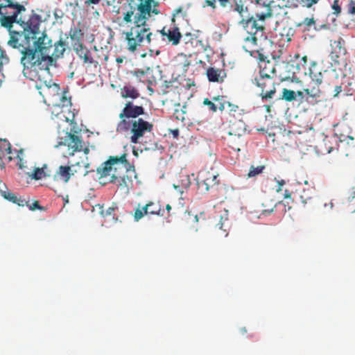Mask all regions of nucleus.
I'll return each instance as SVG.
<instances>
[{"label": "nucleus", "instance_id": "obj_15", "mask_svg": "<svg viewBox=\"0 0 355 355\" xmlns=\"http://www.w3.org/2000/svg\"><path fill=\"white\" fill-rule=\"evenodd\" d=\"M33 44L37 53L42 55H49L53 47L51 40L44 33H42L40 37H36Z\"/></svg>", "mask_w": 355, "mask_h": 355}, {"label": "nucleus", "instance_id": "obj_51", "mask_svg": "<svg viewBox=\"0 0 355 355\" xmlns=\"http://www.w3.org/2000/svg\"><path fill=\"white\" fill-rule=\"evenodd\" d=\"M185 114L186 112L184 111L183 109H176L174 112L173 116L177 120L184 121L185 119Z\"/></svg>", "mask_w": 355, "mask_h": 355}, {"label": "nucleus", "instance_id": "obj_60", "mask_svg": "<svg viewBox=\"0 0 355 355\" xmlns=\"http://www.w3.org/2000/svg\"><path fill=\"white\" fill-rule=\"evenodd\" d=\"M101 0H85V6L87 8H89L91 6L93 7L94 5H98Z\"/></svg>", "mask_w": 355, "mask_h": 355}, {"label": "nucleus", "instance_id": "obj_12", "mask_svg": "<svg viewBox=\"0 0 355 355\" xmlns=\"http://www.w3.org/2000/svg\"><path fill=\"white\" fill-rule=\"evenodd\" d=\"M257 85L261 88L260 96L262 99L268 100L273 98L276 93L275 83L273 77H259L255 78Z\"/></svg>", "mask_w": 355, "mask_h": 355}, {"label": "nucleus", "instance_id": "obj_31", "mask_svg": "<svg viewBox=\"0 0 355 355\" xmlns=\"http://www.w3.org/2000/svg\"><path fill=\"white\" fill-rule=\"evenodd\" d=\"M227 106L229 107L228 114L230 116L239 119L242 116L243 110L240 109L238 105L228 103Z\"/></svg>", "mask_w": 355, "mask_h": 355}, {"label": "nucleus", "instance_id": "obj_40", "mask_svg": "<svg viewBox=\"0 0 355 355\" xmlns=\"http://www.w3.org/2000/svg\"><path fill=\"white\" fill-rule=\"evenodd\" d=\"M175 83V81L173 80H164L162 83V85L160 86L161 87V90H162V93L164 94H167L169 92L168 89H171L172 87H173V85H174Z\"/></svg>", "mask_w": 355, "mask_h": 355}, {"label": "nucleus", "instance_id": "obj_20", "mask_svg": "<svg viewBox=\"0 0 355 355\" xmlns=\"http://www.w3.org/2000/svg\"><path fill=\"white\" fill-rule=\"evenodd\" d=\"M206 74L209 81L214 83H222L226 77V73L224 69L215 67L208 68Z\"/></svg>", "mask_w": 355, "mask_h": 355}, {"label": "nucleus", "instance_id": "obj_13", "mask_svg": "<svg viewBox=\"0 0 355 355\" xmlns=\"http://www.w3.org/2000/svg\"><path fill=\"white\" fill-rule=\"evenodd\" d=\"M218 175L213 172L202 171L197 177L198 190L201 193H205L212 187L218 184Z\"/></svg>", "mask_w": 355, "mask_h": 355}, {"label": "nucleus", "instance_id": "obj_14", "mask_svg": "<svg viewBox=\"0 0 355 355\" xmlns=\"http://www.w3.org/2000/svg\"><path fill=\"white\" fill-rule=\"evenodd\" d=\"M42 22L41 17L36 14L30 16L26 22L21 20L20 25L22 26L23 31L28 33L32 38L35 40L37 35L40 34V26Z\"/></svg>", "mask_w": 355, "mask_h": 355}, {"label": "nucleus", "instance_id": "obj_7", "mask_svg": "<svg viewBox=\"0 0 355 355\" xmlns=\"http://www.w3.org/2000/svg\"><path fill=\"white\" fill-rule=\"evenodd\" d=\"M217 0H205L206 5L213 9L216 8ZM219 6L223 9L237 12L241 17H244V13L248 10L245 6V0H218Z\"/></svg>", "mask_w": 355, "mask_h": 355}, {"label": "nucleus", "instance_id": "obj_24", "mask_svg": "<svg viewBox=\"0 0 355 355\" xmlns=\"http://www.w3.org/2000/svg\"><path fill=\"white\" fill-rule=\"evenodd\" d=\"M74 119L75 114L71 111L70 107L64 106L63 111L60 113L55 119L58 120V122H70L72 123H73Z\"/></svg>", "mask_w": 355, "mask_h": 355}, {"label": "nucleus", "instance_id": "obj_49", "mask_svg": "<svg viewBox=\"0 0 355 355\" xmlns=\"http://www.w3.org/2000/svg\"><path fill=\"white\" fill-rule=\"evenodd\" d=\"M214 102L215 101H210L209 98H206L203 100V105L207 106L209 110L212 112H216L217 111V105Z\"/></svg>", "mask_w": 355, "mask_h": 355}, {"label": "nucleus", "instance_id": "obj_1", "mask_svg": "<svg viewBox=\"0 0 355 355\" xmlns=\"http://www.w3.org/2000/svg\"><path fill=\"white\" fill-rule=\"evenodd\" d=\"M19 52L21 55V63L26 69H33L34 71L42 70L49 72V67L53 64V59L49 55H42L37 53L36 48L30 45Z\"/></svg>", "mask_w": 355, "mask_h": 355}, {"label": "nucleus", "instance_id": "obj_36", "mask_svg": "<svg viewBox=\"0 0 355 355\" xmlns=\"http://www.w3.org/2000/svg\"><path fill=\"white\" fill-rule=\"evenodd\" d=\"M188 10H189V6H187V8H183V7H180V8H177L176 10H175V11L173 14L172 21L175 22V17H179L180 15H181L183 18L187 17Z\"/></svg>", "mask_w": 355, "mask_h": 355}, {"label": "nucleus", "instance_id": "obj_9", "mask_svg": "<svg viewBox=\"0 0 355 355\" xmlns=\"http://www.w3.org/2000/svg\"><path fill=\"white\" fill-rule=\"evenodd\" d=\"M9 35L10 38L7 44L12 49H17L19 52H21L23 49H26V48H29L35 40L24 31H10Z\"/></svg>", "mask_w": 355, "mask_h": 355}, {"label": "nucleus", "instance_id": "obj_50", "mask_svg": "<svg viewBox=\"0 0 355 355\" xmlns=\"http://www.w3.org/2000/svg\"><path fill=\"white\" fill-rule=\"evenodd\" d=\"M183 40L186 44L193 45L194 41H196L197 40L194 35L189 33L184 35Z\"/></svg>", "mask_w": 355, "mask_h": 355}, {"label": "nucleus", "instance_id": "obj_56", "mask_svg": "<svg viewBox=\"0 0 355 355\" xmlns=\"http://www.w3.org/2000/svg\"><path fill=\"white\" fill-rule=\"evenodd\" d=\"M332 87H334V89L331 95L334 97H336L341 92L342 86L339 85L338 82H336V85H334Z\"/></svg>", "mask_w": 355, "mask_h": 355}, {"label": "nucleus", "instance_id": "obj_10", "mask_svg": "<svg viewBox=\"0 0 355 355\" xmlns=\"http://www.w3.org/2000/svg\"><path fill=\"white\" fill-rule=\"evenodd\" d=\"M241 18L239 24L243 26L248 34V36L245 38V41L250 42L252 44L256 45L257 42L256 35L260 33L262 35L265 30L264 26L259 24L254 17L248 19H244L243 17Z\"/></svg>", "mask_w": 355, "mask_h": 355}, {"label": "nucleus", "instance_id": "obj_42", "mask_svg": "<svg viewBox=\"0 0 355 355\" xmlns=\"http://www.w3.org/2000/svg\"><path fill=\"white\" fill-rule=\"evenodd\" d=\"M150 70V68L149 67H147L146 70H144V69H136V70H134V71H131V73L136 76L137 78H138L139 79L140 81L144 83L145 82V80H143L142 78H144L146 75V73L148 71Z\"/></svg>", "mask_w": 355, "mask_h": 355}, {"label": "nucleus", "instance_id": "obj_16", "mask_svg": "<svg viewBox=\"0 0 355 355\" xmlns=\"http://www.w3.org/2000/svg\"><path fill=\"white\" fill-rule=\"evenodd\" d=\"M156 32L159 33L160 43L164 40V38H162V37H166L168 41L171 42L173 45H178L182 37L177 26H174L173 29L168 30H166V28L164 27L161 31H157Z\"/></svg>", "mask_w": 355, "mask_h": 355}, {"label": "nucleus", "instance_id": "obj_30", "mask_svg": "<svg viewBox=\"0 0 355 355\" xmlns=\"http://www.w3.org/2000/svg\"><path fill=\"white\" fill-rule=\"evenodd\" d=\"M333 52L335 53L337 57L340 55H345L346 53V49L345 47V40L340 37L337 40H334L331 43Z\"/></svg>", "mask_w": 355, "mask_h": 355}, {"label": "nucleus", "instance_id": "obj_62", "mask_svg": "<svg viewBox=\"0 0 355 355\" xmlns=\"http://www.w3.org/2000/svg\"><path fill=\"white\" fill-rule=\"evenodd\" d=\"M15 204L18 205L19 206L24 207V206H29V202L26 200L24 198H18L17 200H16Z\"/></svg>", "mask_w": 355, "mask_h": 355}, {"label": "nucleus", "instance_id": "obj_41", "mask_svg": "<svg viewBox=\"0 0 355 355\" xmlns=\"http://www.w3.org/2000/svg\"><path fill=\"white\" fill-rule=\"evenodd\" d=\"M142 144L145 150H156L158 148V144L155 139H150L149 141H145Z\"/></svg>", "mask_w": 355, "mask_h": 355}, {"label": "nucleus", "instance_id": "obj_48", "mask_svg": "<svg viewBox=\"0 0 355 355\" xmlns=\"http://www.w3.org/2000/svg\"><path fill=\"white\" fill-rule=\"evenodd\" d=\"M1 195L3 198L13 203H15L16 200H17V196H15L13 193L10 192L8 191H4L1 192Z\"/></svg>", "mask_w": 355, "mask_h": 355}, {"label": "nucleus", "instance_id": "obj_11", "mask_svg": "<svg viewBox=\"0 0 355 355\" xmlns=\"http://www.w3.org/2000/svg\"><path fill=\"white\" fill-rule=\"evenodd\" d=\"M239 125H240V130L237 132L234 131L233 126L229 132L228 137L225 138L227 145L231 148L234 151H240V147L242 146L245 142L243 134L245 132L244 124L239 120Z\"/></svg>", "mask_w": 355, "mask_h": 355}, {"label": "nucleus", "instance_id": "obj_64", "mask_svg": "<svg viewBox=\"0 0 355 355\" xmlns=\"http://www.w3.org/2000/svg\"><path fill=\"white\" fill-rule=\"evenodd\" d=\"M277 183L278 187L277 188L276 191L277 193H279V192L282 191V186H284L286 182L284 180H277Z\"/></svg>", "mask_w": 355, "mask_h": 355}, {"label": "nucleus", "instance_id": "obj_23", "mask_svg": "<svg viewBox=\"0 0 355 355\" xmlns=\"http://www.w3.org/2000/svg\"><path fill=\"white\" fill-rule=\"evenodd\" d=\"M67 43L64 42L62 39H60L59 41L54 43L53 51L52 53H49V56H51L53 59V63L55 62V60L63 56L64 53L67 48Z\"/></svg>", "mask_w": 355, "mask_h": 355}, {"label": "nucleus", "instance_id": "obj_39", "mask_svg": "<svg viewBox=\"0 0 355 355\" xmlns=\"http://www.w3.org/2000/svg\"><path fill=\"white\" fill-rule=\"evenodd\" d=\"M69 36L71 39H82L83 33L79 28L73 27L69 31Z\"/></svg>", "mask_w": 355, "mask_h": 355}, {"label": "nucleus", "instance_id": "obj_55", "mask_svg": "<svg viewBox=\"0 0 355 355\" xmlns=\"http://www.w3.org/2000/svg\"><path fill=\"white\" fill-rule=\"evenodd\" d=\"M116 209V207L115 206H112V207H108L106 210H103L101 211V214L103 216H112L114 214V212L115 211V209Z\"/></svg>", "mask_w": 355, "mask_h": 355}, {"label": "nucleus", "instance_id": "obj_25", "mask_svg": "<svg viewBox=\"0 0 355 355\" xmlns=\"http://www.w3.org/2000/svg\"><path fill=\"white\" fill-rule=\"evenodd\" d=\"M163 212L161 205L159 203L150 201L145 205L144 214L162 216Z\"/></svg>", "mask_w": 355, "mask_h": 355}, {"label": "nucleus", "instance_id": "obj_32", "mask_svg": "<svg viewBox=\"0 0 355 355\" xmlns=\"http://www.w3.org/2000/svg\"><path fill=\"white\" fill-rule=\"evenodd\" d=\"M295 31L293 28H284L281 33V41L289 42L292 40Z\"/></svg>", "mask_w": 355, "mask_h": 355}, {"label": "nucleus", "instance_id": "obj_58", "mask_svg": "<svg viewBox=\"0 0 355 355\" xmlns=\"http://www.w3.org/2000/svg\"><path fill=\"white\" fill-rule=\"evenodd\" d=\"M28 207L32 211H34L35 209H40V210H43L44 209V208L40 205L39 202L36 201V200L34 201L32 203V205L29 204V206H28Z\"/></svg>", "mask_w": 355, "mask_h": 355}, {"label": "nucleus", "instance_id": "obj_61", "mask_svg": "<svg viewBox=\"0 0 355 355\" xmlns=\"http://www.w3.org/2000/svg\"><path fill=\"white\" fill-rule=\"evenodd\" d=\"M71 46H72V48L74 51H76V46L78 45L84 46L83 44L81 42V39H71Z\"/></svg>", "mask_w": 355, "mask_h": 355}, {"label": "nucleus", "instance_id": "obj_44", "mask_svg": "<svg viewBox=\"0 0 355 355\" xmlns=\"http://www.w3.org/2000/svg\"><path fill=\"white\" fill-rule=\"evenodd\" d=\"M343 2L340 0H334L331 6L333 14L338 16L341 12V6Z\"/></svg>", "mask_w": 355, "mask_h": 355}, {"label": "nucleus", "instance_id": "obj_33", "mask_svg": "<svg viewBox=\"0 0 355 355\" xmlns=\"http://www.w3.org/2000/svg\"><path fill=\"white\" fill-rule=\"evenodd\" d=\"M11 153L10 144L6 139H0V160L6 154Z\"/></svg>", "mask_w": 355, "mask_h": 355}, {"label": "nucleus", "instance_id": "obj_59", "mask_svg": "<svg viewBox=\"0 0 355 355\" xmlns=\"http://www.w3.org/2000/svg\"><path fill=\"white\" fill-rule=\"evenodd\" d=\"M297 96L300 97L301 101H309L308 96L306 94V93L304 92V90L303 91H297L296 92V96Z\"/></svg>", "mask_w": 355, "mask_h": 355}, {"label": "nucleus", "instance_id": "obj_18", "mask_svg": "<svg viewBox=\"0 0 355 355\" xmlns=\"http://www.w3.org/2000/svg\"><path fill=\"white\" fill-rule=\"evenodd\" d=\"M116 159L122 158L117 164L112 165L113 173L135 172V166L127 160V154L123 153L121 156H116Z\"/></svg>", "mask_w": 355, "mask_h": 355}, {"label": "nucleus", "instance_id": "obj_52", "mask_svg": "<svg viewBox=\"0 0 355 355\" xmlns=\"http://www.w3.org/2000/svg\"><path fill=\"white\" fill-rule=\"evenodd\" d=\"M67 92H64L60 98L61 105L69 107V106L71 105V98L67 96Z\"/></svg>", "mask_w": 355, "mask_h": 355}, {"label": "nucleus", "instance_id": "obj_53", "mask_svg": "<svg viewBox=\"0 0 355 355\" xmlns=\"http://www.w3.org/2000/svg\"><path fill=\"white\" fill-rule=\"evenodd\" d=\"M311 196L309 194V191L303 190V194L300 196V198L304 204H306L308 200L311 199Z\"/></svg>", "mask_w": 355, "mask_h": 355}, {"label": "nucleus", "instance_id": "obj_34", "mask_svg": "<svg viewBox=\"0 0 355 355\" xmlns=\"http://www.w3.org/2000/svg\"><path fill=\"white\" fill-rule=\"evenodd\" d=\"M279 99L285 100L288 102L293 101L296 100V93L293 90L284 88L282 95Z\"/></svg>", "mask_w": 355, "mask_h": 355}, {"label": "nucleus", "instance_id": "obj_38", "mask_svg": "<svg viewBox=\"0 0 355 355\" xmlns=\"http://www.w3.org/2000/svg\"><path fill=\"white\" fill-rule=\"evenodd\" d=\"M216 219L218 220V223L216 224V226L220 230H223L225 223L227 221V212L225 211L223 214H219L216 216Z\"/></svg>", "mask_w": 355, "mask_h": 355}, {"label": "nucleus", "instance_id": "obj_29", "mask_svg": "<svg viewBox=\"0 0 355 355\" xmlns=\"http://www.w3.org/2000/svg\"><path fill=\"white\" fill-rule=\"evenodd\" d=\"M304 92L308 96L309 100L311 98L316 102L318 98H320L324 92L319 87V85L313 86L311 88H305Z\"/></svg>", "mask_w": 355, "mask_h": 355}, {"label": "nucleus", "instance_id": "obj_28", "mask_svg": "<svg viewBox=\"0 0 355 355\" xmlns=\"http://www.w3.org/2000/svg\"><path fill=\"white\" fill-rule=\"evenodd\" d=\"M267 0H256L257 4H263L266 11H262L257 12L256 14L257 18L259 20L263 21L266 18L270 17L272 16V10L268 3H266Z\"/></svg>", "mask_w": 355, "mask_h": 355}, {"label": "nucleus", "instance_id": "obj_26", "mask_svg": "<svg viewBox=\"0 0 355 355\" xmlns=\"http://www.w3.org/2000/svg\"><path fill=\"white\" fill-rule=\"evenodd\" d=\"M48 167L46 164H44L42 167H37L34 169L33 172L30 177L35 180H39L46 177H50V171L47 170Z\"/></svg>", "mask_w": 355, "mask_h": 355}, {"label": "nucleus", "instance_id": "obj_8", "mask_svg": "<svg viewBox=\"0 0 355 355\" xmlns=\"http://www.w3.org/2000/svg\"><path fill=\"white\" fill-rule=\"evenodd\" d=\"M61 144H62V142L60 143V145ZM63 144L67 146L66 156H73L75 153L83 151L85 158L87 159V155L89 152V148L88 146H85L84 142L79 136L67 132Z\"/></svg>", "mask_w": 355, "mask_h": 355}, {"label": "nucleus", "instance_id": "obj_35", "mask_svg": "<svg viewBox=\"0 0 355 355\" xmlns=\"http://www.w3.org/2000/svg\"><path fill=\"white\" fill-rule=\"evenodd\" d=\"M180 178V184H174V188L175 189H179V191H180L181 188L186 189H188L191 184L189 177L188 175H182Z\"/></svg>", "mask_w": 355, "mask_h": 355}, {"label": "nucleus", "instance_id": "obj_37", "mask_svg": "<svg viewBox=\"0 0 355 355\" xmlns=\"http://www.w3.org/2000/svg\"><path fill=\"white\" fill-rule=\"evenodd\" d=\"M264 168H265V166L263 165L258 166L257 167L252 166L249 170L248 173V178L255 177V176L258 175L259 174H261L263 172Z\"/></svg>", "mask_w": 355, "mask_h": 355}, {"label": "nucleus", "instance_id": "obj_22", "mask_svg": "<svg viewBox=\"0 0 355 355\" xmlns=\"http://www.w3.org/2000/svg\"><path fill=\"white\" fill-rule=\"evenodd\" d=\"M259 77H273L276 73L275 64L272 62L267 60V62H259Z\"/></svg>", "mask_w": 355, "mask_h": 355}, {"label": "nucleus", "instance_id": "obj_6", "mask_svg": "<svg viewBox=\"0 0 355 355\" xmlns=\"http://www.w3.org/2000/svg\"><path fill=\"white\" fill-rule=\"evenodd\" d=\"M153 129V124L149 121H145L142 118L131 121L130 124V130L131 136L130 141L132 144H138L140 139L144 137L146 133H150Z\"/></svg>", "mask_w": 355, "mask_h": 355}, {"label": "nucleus", "instance_id": "obj_43", "mask_svg": "<svg viewBox=\"0 0 355 355\" xmlns=\"http://www.w3.org/2000/svg\"><path fill=\"white\" fill-rule=\"evenodd\" d=\"M315 24V21L313 19V17H306L305 19H304V20L300 23L297 26H305L306 28H307V29L309 30V28H311V26H314Z\"/></svg>", "mask_w": 355, "mask_h": 355}, {"label": "nucleus", "instance_id": "obj_27", "mask_svg": "<svg viewBox=\"0 0 355 355\" xmlns=\"http://www.w3.org/2000/svg\"><path fill=\"white\" fill-rule=\"evenodd\" d=\"M121 95L124 98L135 99L139 96V92L132 85H125L121 89Z\"/></svg>", "mask_w": 355, "mask_h": 355}, {"label": "nucleus", "instance_id": "obj_54", "mask_svg": "<svg viewBox=\"0 0 355 355\" xmlns=\"http://www.w3.org/2000/svg\"><path fill=\"white\" fill-rule=\"evenodd\" d=\"M144 215H147V214H144V212H143V210L141 209L140 207H138L135 209L134 214V218L136 221H138L141 218H143Z\"/></svg>", "mask_w": 355, "mask_h": 355}, {"label": "nucleus", "instance_id": "obj_3", "mask_svg": "<svg viewBox=\"0 0 355 355\" xmlns=\"http://www.w3.org/2000/svg\"><path fill=\"white\" fill-rule=\"evenodd\" d=\"M144 114V108L142 106L135 105L132 102H127L119 114L120 121L117 123L116 131H128L131 121L139 119V116Z\"/></svg>", "mask_w": 355, "mask_h": 355}, {"label": "nucleus", "instance_id": "obj_2", "mask_svg": "<svg viewBox=\"0 0 355 355\" xmlns=\"http://www.w3.org/2000/svg\"><path fill=\"white\" fill-rule=\"evenodd\" d=\"M5 3H0V22L2 26L8 28L9 33L15 31L12 29L14 23H21V19L17 20L18 15L25 11L24 6L15 4L12 0H5Z\"/></svg>", "mask_w": 355, "mask_h": 355}, {"label": "nucleus", "instance_id": "obj_17", "mask_svg": "<svg viewBox=\"0 0 355 355\" xmlns=\"http://www.w3.org/2000/svg\"><path fill=\"white\" fill-rule=\"evenodd\" d=\"M135 172L112 173L110 182L116 185L121 189H128V183L132 182V175Z\"/></svg>", "mask_w": 355, "mask_h": 355}, {"label": "nucleus", "instance_id": "obj_4", "mask_svg": "<svg viewBox=\"0 0 355 355\" xmlns=\"http://www.w3.org/2000/svg\"><path fill=\"white\" fill-rule=\"evenodd\" d=\"M309 77L311 82L315 85L322 84L332 87L338 82V76L334 69H326L322 71L321 69L315 62L309 68Z\"/></svg>", "mask_w": 355, "mask_h": 355}, {"label": "nucleus", "instance_id": "obj_46", "mask_svg": "<svg viewBox=\"0 0 355 355\" xmlns=\"http://www.w3.org/2000/svg\"><path fill=\"white\" fill-rule=\"evenodd\" d=\"M320 0H298L299 3L306 8H310L313 6L317 4Z\"/></svg>", "mask_w": 355, "mask_h": 355}, {"label": "nucleus", "instance_id": "obj_19", "mask_svg": "<svg viewBox=\"0 0 355 355\" xmlns=\"http://www.w3.org/2000/svg\"><path fill=\"white\" fill-rule=\"evenodd\" d=\"M121 159H116V157H110L107 161L103 162L97 168L96 172L99 175L98 178L101 179L109 175L110 173L112 171V165L117 164V162L122 160Z\"/></svg>", "mask_w": 355, "mask_h": 355}, {"label": "nucleus", "instance_id": "obj_5", "mask_svg": "<svg viewBox=\"0 0 355 355\" xmlns=\"http://www.w3.org/2000/svg\"><path fill=\"white\" fill-rule=\"evenodd\" d=\"M89 164L84 161L77 162L75 164H71V166H60L53 175V180H63L64 182H68L71 177L75 173H80L85 176L89 173L94 171V170H89Z\"/></svg>", "mask_w": 355, "mask_h": 355}, {"label": "nucleus", "instance_id": "obj_45", "mask_svg": "<svg viewBox=\"0 0 355 355\" xmlns=\"http://www.w3.org/2000/svg\"><path fill=\"white\" fill-rule=\"evenodd\" d=\"M64 106L61 105H54L51 107V114H52V119H55L60 114V113L63 111Z\"/></svg>", "mask_w": 355, "mask_h": 355}, {"label": "nucleus", "instance_id": "obj_57", "mask_svg": "<svg viewBox=\"0 0 355 355\" xmlns=\"http://www.w3.org/2000/svg\"><path fill=\"white\" fill-rule=\"evenodd\" d=\"M347 12L349 14L355 15V1H349L347 5Z\"/></svg>", "mask_w": 355, "mask_h": 355}, {"label": "nucleus", "instance_id": "obj_47", "mask_svg": "<svg viewBox=\"0 0 355 355\" xmlns=\"http://www.w3.org/2000/svg\"><path fill=\"white\" fill-rule=\"evenodd\" d=\"M105 1V6H112V12L118 15L120 13V7L114 6V3L116 0H103Z\"/></svg>", "mask_w": 355, "mask_h": 355}, {"label": "nucleus", "instance_id": "obj_21", "mask_svg": "<svg viewBox=\"0 0 355 355\" xmlns=\"http://www.w3.org/2000/svg\"><path fill=\"white\" fill-rule=\"evenodd\" d=\"M77 55L83 60L84 64H97L98 62L95 61L90 51L85 46L78 45L75 51Z\"/></svg>", "mask_w": 355, "mask_h": 355}, {"label": "nucleus", "instance_id": "obj_63", "mask_svg": "<svg viewBox=\"0 0 355 355\" xmlns=\"http://www.w3.org/2000/svg\"><path fill=\"white\" fill-rule=\"evenodd\" d=\"M212 101L217 103V104H216V105H217V108H218V106L220 105L222 101H225V97L223 96H214L212 98Z\"/></svg>", "mask_w": 355, "mask_h": 355}]
</instances>
